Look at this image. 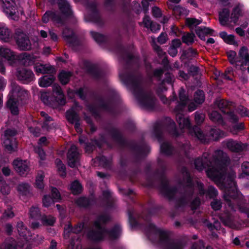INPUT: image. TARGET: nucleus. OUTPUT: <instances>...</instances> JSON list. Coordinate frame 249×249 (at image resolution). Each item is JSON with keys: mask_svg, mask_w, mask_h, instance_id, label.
Wrapping results in <instances>:
<instances>
[{"mask_svg": "<svg viewBox=\"0 0 249 249\" xmlns=\"http://www.w3.org/2000/svg\"><path fill=\"white\" fill-rule=\"evenodd\" d=\"M211 206L214 210H218L221 207V203L220 201L213 200L211 203Z\"/></svg>", "mask_w": 249, "mask_h": 249, "instance_id": "63", "label": "nucleus"}, {"mask_svg": "<svg viewBox=\"0 0 249 249\" xmlns=\"http://www.w3.org/2000/svg\"><path fill=\"white\" fill-rule=\"evenodd\" d=\"M15 170L21 176H25L30 171L29 163L27 160L17 159L13 162Z\"/></svg>", "mask_w": 249, "mask_h": 249, "instance_id": "14", "label": "nucleus"}, {"mask_svg": "<svg viewBox=\"0 0 249 249\" xmlns=\"http://www.w3.org/2000/svg\"><path fill=\"white\" fill-rule=\"evenodd\" d=\"M215 105L223 112L226 113L224 109L231 110L234 107V103L223 99H217Z\"/></svg>", "mask_w": 249, "mask_h": 249, "instance_id": "25", "label": "nucleus"}, {"mask_svg": "<svg viewBox=\"0 0 249 249\" xmlns=\"http://www.w3.org/2000/svg\"><path fill=\"white\" fill-rule=\"evenodd\" d=\"M34 69L36 72L38 73L48 74L55 73L56 72L55 68L48 64H36Z\"/></svg>", "mask_w": 249, "mask_h": 249, "instance_id": "22", "label": "nucleus"}, {"mask_svg": "<svg viewBox=\"0 0 249 249\" xmlns=\"http://www.w3.org/2000/svg\"><path fill=\"white\" fill-rule=\"evenodd\" d=\"M17 230L20 236L23 237L26 241H29L31 236V233L24 226L22 222L20 221L17 223Z\"/></svg>", "mask_w": 249, "mask_h": 249, "instance_id": "28", "label": "nucleus"}, {"mask_svg": "<svg viewBox=\"0 0 249 249\" xmlns=\"http://www.w3.org/2000/svg\"><path fill=\"white\" fill-rule=\"evenodd\" d=\"M160 152L165 155H170L173 154V149L168 142H163L160 145Z\"/></svg>", "mask_w": 249, "mask_h": 249, "instance_id": "36", "label": "nucleus"}, {"mask_svg": "<svg viewBox=\"0 0 249 249\" xmlns=\"http://www.w3.org/2000/svg\"><path fill=\"white\" fill-rule=\"evenodd\" d=\"M58 5L62 15L59 16L56 12L53 11L46 12L42 17V21L47 23L51 18L56 24H63L65 17L70 16L71 10L69 2L66 0H58Z\"/></svg>", "mask_w": 249, "mask_h": 249, "instance_id": "8", "label": "nucleus"}, {"mask_svg": "<svg viewBox=\"0 0 249 249\" xmlns=\"http://www.w3.org/2000/svg\"><path fill=\"white\" fill-rule=\"evenodd\" d=\"M182 174L183 176V180L185 182L188 189H189L188 193H186L181 198L178 200V205L179 206L184 205L187 203V195L190 196L192 194L195 189H197L200 196L206 195L207 197L213 198L218 194L217 191L213 186H209L208 190L205 191L203 188V184L200 182L197 179L192 181L190 177L186 168H183L182 170Z\"/></svg>", "mask_w": 249, "mask_h": 249, "instance_id": "6", "label": "nucleus"}, {"mask_svg": "<svg viewBox=\"0 0 249 249\" xmlns=\"http://www.w3.org/2000/svg\"><path fill=\"white\" fill-rule=\"evenodd\" d=\"M236 112L242 117H249V110L243 106H239L236 109Z\"/></svg>", "mask_w": 249, "mask_h": 249, "instance_id": "56", "label": "nucleus"}, {"mask_svg": "<svg viewBox=\"0 0 249 249\" xmlns=\"http://www.w3.org/2000/svg\"><path fill=\"white\" fill-rule=\"evenodd\" d=\"M238 57L241 60L240 67L249 65V53L247 47L243 46L240 49Z\"/></svg>", "mask_w": 249, "mask_h": 249, "instance_id": "23", "label": "nucleus"}, {"mask_svg": "<svg viewBox=\"0 0 249 249\" xmlns=\"http://www.w3.org/2000/svg\"><path fill=\"white\" fill-rule=\"evenodd\" d=\"M179 102H178L174 109V112L176 115V120L179 128L182 129H187L192 136H194L199 140L202 142H207L209 139L201 131L198 126L191 127L190 122L188 118H185L182 113L186 105L188 103V97L185 94V90L181 88L179 91Z\"/></svg>", "mask_w": 249, "mask_h": 249, "instance_id": "2", "label": "nucleus"}, {"mask_svg": "<svg viewBox=\"0 0 249 249\" xmlns=\"http://www.w3.org/2000/svg\"><path fill=\"white\" fill-rule=\"evenodd\" d=\"M44 178V173L42 172H39L36 177V187L39 189H42L44 187L43 178Z\"/></svg>", "mask_w": 249, "mask_h": 249, "instance_id": "40", "label": "nucleus"}, {"mask_svg": "<svg viewBox=\"0 0 249 249\" xmlns=\"http://www.w3.org/2000/svg\"><path fill=\"white\" fill-rule=\"evenodd\" d=\"M78 155L77 147L72 145L68 153V164L71 167H75L78 164Z\"/></svg>", "mask_w": 249, "mask_h": 249, "instance_id": "18", "label": "nucleus"}, {"mask_svg": "<svg viewBox=\"0 0 249 249\" xmlns=\"http://www.w3.org/2000/svg\"><path fill=\"white\" fill-rule=\"evenodd\" d=\"M17 132L14 129H7L4 131L2 137V146L6 150L11 152L15 150L17 148V143L14 138Z\"/></svg>", "mask_w": 249, "mask_h": 249, "instance_id": "10", "label": "nucleus"}, {"mask_svg": "<svg viewBox=\"0 0 249 249\" xmlns=\"http://www.w3.org/2000/svg\"><path fill=\"white\" fill-rule=\"evenodd\" d=\"M16 241L12 238L6 239L0 245V249H17Z\"/></svg>", "mask_w": 249, "mask_h": 249, "instance_id": "30", "label": "nucleus"}, {"mask_svg": "<svg viewBox=\"0 0 249 249\" xmlns=\"http://www.w3.org/2000/svg\"><path fill=\"white\" fill-rule=\"evenodd\" d=\"M210 118L213 122L217 123L218 124L223 123V120L221 115L216 111H213L211 113Z\"/></svg>", "mask_w": 249, "mask_h": 249, "instance_id": "42", "label": "nucleus"}, {"mask_svg": "<svg viewBox=\"0 0 249 249\" xmlns=\"http://www.w3.org/2000/svg\"><path fill=\"white\" fill-rule=\"evenodd\" d=\"M0 191L3 195H7L9 194L10 188L9 185L5 181L0 184Z\"/></svg>", "mask_w": 249, "mask_h": 249, "instance_id": "50", "label": "nucleus"}, {"mask_svg": "<svg viewBox=\"0 0 249 249\" xmlns=\"http://www.w3.org/2000/svg\"><path fill=\"white\" fill-rule=\"evenodd\" d=\"M71 190L73 194H80L82 192V187L80 183L75 180L71 185Z\"/></svg>", "mask_w": 249, "mask_h": 249, "instance_id": "41", "label": "nucleus"}, {"mask_svg": "<svg viewBox=\"0 0 249 249\" xmlns=\"http://www.w3.org/2000/svg\"><path fill=\"white\" fill-rule=\"evenodd\" d=\"M161 192L169 200L174 199L175 197L178 196L179 194L176 188L170 187L166 181L163 182L161 187Z\"/></svg>", "mask_w": 249, "mask_h": 249, "instance_id": "17", "label": "nucleus"}, {"mask_svg": "<svg viewBox=\"0 0 249 249\" xmlns=\"http://www.w3.org/2000/svg\"><path fill=\"white\" fill-rule=\"evenodd\" d=\"M242 9L239 5L234 7L233 9L231 16V21L235 23L239 18L241 15Z\"/></svg>", "mask_w": 249, "mask_h": 249, "instance_id": "34", "label": "nucleus"}, {"mask_svg": "<svg viewBox=\"0 0 249 249\" xmlns=\"http://www.w3.org/2000/svg\"><path fill=\"white\" fill-rule=\"evenodd\" d=\"M55 73H48V75H44L39 79L38 84L41 87H47L50 86L54 81Z\"/></svg>", "mask_w": 249, "mask_h": 249, "instance_id": "24", "label": "nucleus"}, {"mask_svg": "<svg viewBox=\"0 0 249 249\" xmlns=\"http://www.w3.org/2000/svg\"><path fill=\"white\" fill-rule=\"evenodd\" d=\"M213 157V161H211L209 153H204L202 157L198 158L195 160V167L198 171L206 169L208 177L223 190L225 200L232 209L233 208L231 201L243 197L236 187L235 173L232 170L228 173L226 172V166L230 161L226 153L221 150H216Z\"/></svg>", "mask_w": 249, "mask_h": 249, "instance_id": "1", "label": "nucleus"}, {"mask_svg": "<svg viewBox=\"0 0 249 249\" xmlns=\"http://www.w3.org/2000/svg\"><path fill=\"white\" fill-rule=\"evenodd\" d=\"M72 232V227L70 225H68L65 228L64 231V236L65 239H68L70 237V234Z\"/></svg>", "mask_w": 249, "mask_h": 249, "instance_id": "62", "label": "nucleus"}, {"mask_svg": "<svg viewBox=\"0 0 249 249\" xmlns=\"http://www.w3.org/2000/svg\"><path fill=\"white\" fill-rule=\"evenodd\" d=\"M55 163L60 175L62 177H65L66 175V167L63 164L62 161L59 159H56L55 161Z\"/></svg>", "mask_w": 249, "mask_h": 249, "instance_id": "39", "label": "nucleus"}, {"mask_svg": "<svg viewBox=\"0 0 249 249\" xmlns=\"http://www.w3.org/2000/svg\"><path fill=\"white\" fill-rule=\"evenodd\" d=\"M35 151L36 153L38 154L41 160L43 161L45 160L46 156L45 153L41 148L40 147H36L35 148Z\"/></svg>", "mask_w": 249, "mask_h": 249, "instance_id": "59", "label": "nucleus"}, {"mask_svg": "<svg viewBox=\"0 0 249 249\" xmlns=\"http://www.w3.org/2000/svg\"><path fill=\"white\" fill-rule=\"evenodd\" d=\"M36 59V57L33 54H30L27 53H23L17 54L16 62L20 61L22 64L25 66L32 65Z\"/></svg>", "mask_w": 249, "mask_h": 249, "instance_id": "20", "label": "nucleus"}, {"mask_svg": "<svg viewBox=\"0 0 249 249\" xmlns=\"http://www.w3.org/2000/svg\"><path fill=\"white\" fill-rule=\"evenodd\" d=\"M17 54L6 46H0V59L6 61L10 66H14L16 63Z\"/></svg>", "mask_w": 249, "mask_h": 249, "instance_id": "12", "label": "nucleus"}, {"mask_svg": "<svg viewBox=\"0 0 249 249\" xmlns=\"http://www.w3.org/2000/svg\"><path fill=\"white\" fill-rule=\"evenodd\" d=\"M153 47L154 49L156 51L158 55L160 57H164L165 55V53L158 46L157 44L155 43H154L153 45Z\"/></svg>", "mask_w": 249, "mask_h": 249, "instance_id": "61", "label": "nucleus"}, {"mask_svg": "<svg viewBox=\"0 0 249 249\" xmlns=\"http://www.w3.org/2000/svg\"><path fill=\"white\" fill-rule=\"evenodd\" d=\"M219 21L222 25L228 26L229 22H231L230 18V11L224 8L219 13Z\"/></svg>", "mask_w": 249, "mask_h": 249, "instance_id": "26", "label": "nucleus"}, {"mask_svg": "<svg viewBox=\"0 0 249 249\" xmlns=\"http://www.w3.org/2000/svg\"><path fill=\"white\" fill-rule=\"evenodd\" d=\"M71 76V72L63 71L59 75V79L62 84L65 85L68 83Z\"/></svg>", "mask_w": 249, "mask_h": 249, "instance_id": "38", "label": "nucleus"}, {"mask_svg": "<svg viewBox=\"0 0 249 249\" xmlns=\"http://www.w3.org/2000/svg\"><path fill=\"white\" fill-rule=\"evenodd\" d=\"M213 32V30L206 27H198L196 30V34L201 39H205V36L211 34Z\"/></svg>", "mask_w": 249, "mask_h": 249, "instance_id": "29", "label": "nucleus"}, {"mask_svg": "<svg viewBox=\"0 0 249 249\" xmlns=\"http://www.w3.org/2000/svg\"><path fill=\"white\" fill-rule=\"evenodd\" d=\"M40 221L43 224L52 225L54 223L55 219L52 216L42 215Z\"/></svg>", "mask_w": 249, "mask_h": 249, "instance_id": "49", "label": "nucleus"}, {"mask_svg": "<svg viewBox=\"0 0 249 249\" xmlns=\"http://www.w3.org/2000/svg\"><path fill=\"white\" fill-rule=\"evenodd\" d=\"M13 35L11 30L4 23L0 22V40L8 42L12 38Z\"/></svg>", "mask_w": 249, "mask_h": 249, "instance_id": "21", "label": "nucleus"}, {"mask_svg": "<svg viewBox=\"0 0 249 249\" xmlns=\"http://www.w3.org/2000/svg\"><path fill=\"white\" fill-rule=\"evenodd\" d=\"M17 43L20 50L28 51L31 49L32 45L28 36L25 34L18 35L17 38Z\"/></svg>", "mask_w": 249, "mask_h": 249, "instance_id": "19", "label": "nucleus"}, {"mask_svg": "<svg viewBox=\"0 0 249 249\" xmlns=\"http://www.w3.org/2000/svg\"><path fill=\"white\" fill-rule=\"evenodd\" d=\"M66 117L68 120L72 124L79 121V117L73 108L67 111Z\"/></svg>", "mask_w": 249, "mask_h": 249, "instance_id": "33", "label": "nucleus"}, {"mask_svg": "<svg viewBox=\"0 0 249 249\" xmlns=\"http://www.w3.org/2000/svg\"><path fill=\"white\" fill-rule=\"evenodd\" d=\"M242 170L246 175H249V162H244L242 164Z\"/></svg>", "mask_w": 249, "mask_h": 249, "instance_id": "64", "label": "nucleus"}, {"mask_svg": "<svg viewBox=\"0 0 249 249\" xmlns=\"http://www.w3.org/2000/svg\"><path fill=\"white\" fill-rule=\"evenodd\" d=\"M76 204L80 207H87L92 204V201L86 197H80L76 201Z\"/></svg>", "mask_w": 249, "mask_h": 249, "instance_id": "43", "label": "nucleus"}, {"mask_svg": "<svg viewBox=\"0 0 249 249\" xmlns=\"http://www.w3.org/2000/svg\"><path fill=\"white\" fill-rule=\"evenodd\" d=\"M110 217L106 213L99 215L94 222V229L88 233V237L93 241H99L103 239L113 240L118 238L121 233V227L119 224L115 225L109 231L101 227V225L109 221Z\"/></svg>", "mask_w": 249, "mask_h": 249, "instance_id": "3", "label": "nucleus"}, {"mask_svg": "<svg viewBox=\"0 0 249 249\" xmlns=\"http://www.w3.org/2000/svg\"><path fill=\"white\" fill-rule=\"evenodd\" d=\"M165 79L163 80L160 85L159 86L157 92L160 96V98L164 104H167L169 103L168 99L163 95H160V93L164 92L167 90V88L165 87L166 84L172 85V83L174 81V76L170 73L165 74Z\"/></svg>", "mask_w": 249, "mask_h": 249, "instance_id": "13", "label": "nucleus"}, {"mask_svg": "<svg viewBox=\"0 0 249 249\" xmlns=\"http://www.w3.org/2000/svg\"><path fill=\"white\" fill-rule=\"evenodd\" d=\"M232 74V71L231 69H228L226 70L224 73H222L220 76L221 78L227 79V80H231V75Z\"/></svg>", "mask_w": 249, "mask_h": 249, "instance_id": "60", "label": "nucleus"}, {"mask_svg": "<svg viewBox=\"0 0 249 249\" xmlns=\"http://www.w3.org/2000/svg\"><path fill=\"white\" fill-rule=\"evenodd\" d=\"M90 34L94 40L99 43L102 42L105 40L104 36L98 33L91 31Z\"/></svg>", "mask_w": 249, "mask_h": 249, "instance_id": "51", "label": "nucleus"}, {"mask_svg": "<svg viewBox=\"0 0 249 249\" xmlns=\"http://www.w3.org/2000/svg\"><path fill=\"white\" fill-rule=\"evenodd\" d=\"M145 234L152 242L158 239L163 249H183L182 242L174 241L170 238V233L163 229L157 228L152 223L147 224L144 229Z\"/></svg>", "mask_w": 249, "mask_h": 249, "instance_id": "4", "label": "nucleus"}, {"mask_svg": "<svg viewBox=\"0 0 249 249\" xmlns=\"http://www.w3.org/2000/svg\"><path fill=\"white\" fill-rule=\"evenodd\" d=\"M186 24L190 28H193L201 22V20L195 18H187L185 20Z\"/></svg>", "mask_w": 249, "mask_h": 249, "instance_id": "47", "label": "nucleus"}, {"mask_svg": "<svg viewBox=\"0 0 249 249\" xmlns=\"http://www.w3.org/2000/svg\"><path fill=\"white\" fill-rule=\"evenodd\" d=\"M195 35L191 33H187L184 35L182 37V40L183 42L190 45L193 43L194 41Z\"/></svg>", "mask_w": 249, "mask_h": 249, "instance_id": "46", "label": "nucleus"}, {"mask_svg": "<svg viewBox=\"0 0 249 249\" xmlns=\"http://www.w3.org/2000/svg\"><path fill=\"white\" fill-rule=\"evenodd\" d=\"M96 160L99 161L100 165L104 167H107L111 162L110 159H107L106 157L103 156L97 157Z\"/></svg>", "mask_w": 249, "mask_h": 249, "instance_id": "53", "label": "nucleus"}, {"mask_svg": "<svg viewBox=\"0 0 249 249\" xmlns=\"http://www.w3.org/2000/svg\"><path fill=\"white\" fill-rule=\"evenodd\" d=\"M18 80L24 83H28L34 80V74L32 71L24 68H18L16 72Z\"/></svg>", "mask_w": 249, "mask_h": 249, "instance_id": "15", "label": "nucleus"}, {"mask_svg": "<svg viewBox=\"0 0 249 249\" xmlns=\"http://www.w3.org/2000/svg\"><path fill=\"white\" fill-rule=\"evenodd\" d=\"M30 215L32 219L40 221L42 217L37 206H33L31 208L30 210Z\"/></svg>", "mask_w": 249, "mask_h": 249, "instance_id": "35", "label": "nucleus"}, {"mask_svg": "<svg viewBox=\"0 0 249 249\" xmlns=\"http://www.w3.org/2000/svg\"><path fill=\"white\" fill-rule=\"evenodd\" d=\"M17 190L20 195L27 196L30 193V186L27 183H21L17 186Z\"/></svg>", "mask_w": 249, "mask_h": 249, "instance_id": "31", "label": "nucleus"}, {"mask_svg": "<svg viewBox=\"0 0 249 249\" xmlns=\"http://www.w3.org/2000/svg\"><path fill=\"white\" fill-rule=\"evenodd\" d=\"M205 115L203 113L196 112L195 114V121L197 124H201L204 120Z\"/></svg>", "mask_w": 249, "mask_h": 249, "instance_id": "58", "label": "nucleus"}, {"mask_svg": "<svg viewBox=\"0 0 249 249\" xmlns=\"http://www.w3.org/2000/svg\"><path fill=\"white\" fill-rule=\"evenodd\" d=\"M165 123L168 125V126L172 128L173 129L171 133L175 135L178 136L179 134L177 132L176 129V124L175 122L170 118H167L165 120Z\"/></svg>", "mask_w": 249, "mask_h": 249, "instance_id": "44", "label": "nucleus"}, {"mask_svg": "<svg viewBox=\"0 0 249 249\" xmlns=\"http://www.w3.org/2000/svg\"><path fill=\"white\" fill-rule=\"evenodd\" d=\"M63 36L67 40L71 39L73 37V32L69 28H65L63 32Z\"/></svg>", "mask_w": 249, "mask_h": 249, "instance_id": "55", "label": "nucleus"}, {"mask_svg": "<svg viewBox=\"0 0 249 249\" xmlns=\"http://www.w3.org/2000/svg\"><path fill=\"white\" fill-rule=\"evenodd\" d=\"M3 12L12 19L16 20L18 18V11L14 0H1Z\"/></svg>", "mask_w": 249, "mask_h": 249, "instance_id": "11", "label": "nucleus"}, {"mask_svg": "<svg viewBox=\"0 0 249 249\" xmlns=\"http://www.w3.org/2000/svg\"><path fill=\"white\" fill-rule=\"evenodd\" d=\"M52 195L53 199L55 201H58L61 198V196L58 190L55 188L52 189Z\"/></svg>", "mask_w": 249, "mask_h": 249, "instance_id": "57", "label": "nucleus"}, {"mask_svg": "<svg viewBox=\"0 0 249 249\" xmlns=\"http://www.w3.org/2000/svg\"><path fill=\"white\" fill-rule=\"evenodd\" d=\"M11 86L7 106L13 114L17 115L18 113V107L28 98V93L15 83H12Z\"/></svg>", "mask_w": 249, "mask_h": 249, "instance_id": "7", "label": "nucleus"}, {"mask_svg": "<svg viewBox=\"0 0 249 249\" xmlns=\"http://www.w3.org/2000/svg\"><path fill=\"white\" fill-rule=\"evenodd\" d=\"M205 99L204 92L202 90H197L194 95V100L196 103L201 104Z\"/></svg>", "mask_w": 249, "mask_h": 249, "instance_id": "45", "label": "nucleus"}, {"mask_svg": "<svg viewBox=\"0 0 249 249\" xmlns=\"http://www.w3.org/2000/svg\"><path fill=\"white\" fill-rule=\"evenodd\" d=\"M15 216L14 212L12 211L11 208H8L4 210L1 216V219H9L12 218Z\"/></svg>", "mask_w": 249, "mask_h": 249, "instance_id": "48", "label": "nucleus"}, {"mask_svg": "<svg viewBox=\"0 0 249 249\" xmlns=\"http://www.w3.org/2000/svg\"><path fill=\"white\" fill-rule=\"evenodd\" d=\"M55 202L52 197L49 196H44L43 200V205L44 207H48Z\"/></svg>", "mask_w": 249, "mask_h": 249, "instance_id": "54", "label": "nucleus"}, {"mask_svg": "<svg viewBox=\"0 0 249 249\" xmlns=\"http://www.w3.org/2000/svg\"><path fill=\"white\" fill-rule=\"evenodd\" d=\"M227 56L230 63L236 66H240L241 60L239 59L236 55V53L234 51H230L227 53Z\"/></svg>", "mask_w": 249, "mask_h": 249, "instance_id": "32", "label": "nucleus"}, {"mask_svg": "<svg viewBox=\"0 0 249 249\" xmlns=\"http://www.w3.org/2000/svg\"><path fill=\"white\" fill-rule=\"evenodd\" d=\"M183 54L187 58L191 59L193 57H195L197 53L196 50L192 48H189L183 52Z\"/></svg>", "mask_w": 249, "mask_h": 249, "instance_id": "52", "label": "nucleus"}, {"mask_svg": "<svg viewBox=\"0 0 249 249\" xmlns=\"http://www.w3.org/2000/svg\"><path fill=\"white\" fill-rule=\"evenodd\" d=\"M53 97H51V93L41 92L40 99L44 104L54 107L55 103L60 105H63L65 104L66 100L64 94L58 85L54 84L53 85Z\"/></svg>", "mask_w": 249, "mask_h": 249, "instance_id": "9", "label": "nucleus"}, {"mask_svg": "<svg viewBox=\"0 0 249 249\" xmlns=\"http://www.w3.org/2000/svg\"><path fill=\"white\" fill-rule=\"evenodd\" d=\"M226 147L230 151L234 152H240L246 150L248 144L230 139L225 142Z\"/></svg>", "mask_w": 249, "mask_h": 249, "instance_id": "16", "label": "nucleus"}, {"mask_svg": "<svg viewBox=\"0 0 249 249\" xmlns=\"http://www.w3.org/2000/svg\"><path fill=\"white\" fill-rule=\"evenodd\" d=\"M126 84L141 107L149 110L154 108L156 102L155 98L151 92L143 89L139 79L131 77Z\"/></svg>", "mask_w": 249, "mask_h": 249, "instance_id": "5", "label": "nucleus"}, {"mask_svg": "<svg viewBox=\"0 0 249 249\" xmlns=\"http://www.w3.org/2000/svg\"><path fill=\"white\" fill-rule=\"evenodd\" d=\"M211 139L213 140H217L219 138L223 137L225 136L224 133L219 129L213 128L210 132Z\"/></svg>", "mask_w": 249, "mask_h": 249, "instance_id": "37", "label": "nucleus"}, {"mask_svg": "<svg viewBox=\"0 0 249 249\" xmlns=\"http://www.w3.org/2000/svg\"><path fill=\"white\" fill-rule=\"evenodd\" d=\"M40 115L43 118L44 122L42 125V127L47 130L52 129L56 127V124L53 123H51L52 119L48 116V114L44 111L40 112Z\"/></svg>", "mask_w": 249, "mask_h": 249, "instance_id": "27", "label": "nucleus"}]
</instances>
